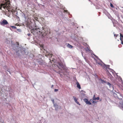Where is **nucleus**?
<instances>
[{
    "label": "nucleus",
    "mask_w": 123,
    "mask_h": 123,
    "mask_svg": "<svg viewBox=\"0 0 123 123\" xmlns=\"http://www.w3.org/2000/svg\"><path fill=\"white\" fill-rule=\"evenodd\" d=\"M17 30L18 32H22L21 30L20 29H17Z\"/></svg>",
    "instance_id": "21"
},
{
    "label": "nucleus",
    "mask_w": 123,
    "mask_h": 123,
    "mask_svg": "<svg viewBox=\"0 0 123 123\" xmlns=\"http://www.w3.org/2000/svg\"><path fill=\"white\" fill-rule=\"evenodd\" d=\"M93 103H97V102L96 101H93L92 102Z\"/></svg>",
    "instance_id": "29"
},
{
    "label": "nucleus",
    "mask_w": 123,
    "mask_h": 123,
    "mask_svg": "<svg viewBox=\"0 0 123 123\" xmlns=\"http://www.w3.org/2000/svg\"><path fill=\"white\" fill-rule=\"evenodd\" d=\"M15 31V32H17V31Z\"/></svg>",
    "instance_id": "40"
},
{
    "label": "nucleus",
    "mask_w": 123,
    "mask_h": 123,
    "mask_svg": "<svg viewBox=\"0 0 123 123\" xmlns=\"http://www.w3.org/2000/svg\"><path fill=\"white\" fill-rule=\"evenodd\" d=\"M84 59H85V60H86V58H85V57H84Z\"/></svg>",
    "instance_id": "36"
},
{
    "label": "nucleus",
    "mask_w": 123,
    "mask_h": 123,
    "mask_svg": "<svg viewBox=\"0 0 123 123\" xmlns=\"http://www.w3.org/2000/svg\"><path fill=\"white\" fill-rule=\"evenodd\" d=\"M121 43L123 45V41H121Z\"/></svg>",
    "instance_id": "32"
},
{
    "label": "nucleus",
    "mask_w": 123,
    "mask_h": 123,
    "mask_svg": "<svg viewBox=\"0 0 123 123\" xmlns=\"http://www.w3.org/2000/svg\"><path fill=\"white\" fill-rule=\"evenodd\" d=\"M89 0L90 1V0Z\"/></svg>",
    "instance_id": "46"
},
{
    "label": "nucleus",
    "mask_w": 123,
    "mask_h": 123,
    "mask_svg": "<svg viewBox=\"0 0 123 123\" xmlns=\"http://www.w3.org/2000/svg\"><path fill=\"white\" fill-rule=\"evenodd\" d=\"M17 18H19V17L18 16L17 17Z\"/></svg>",
    "instance_id": "37"
},
{
    "label": "nucleus",
    "mask_w": 123,
    "mask_h": 123,
    "mask_svg": "<svg viewBox=\"0 0 123 123\" xmlns=\"http://www.w3.org/2000/svg\"><path fill=\"white\" fill-rule=\"evenodd\" d=\"M83 100L87 105H91V103L90 101H88V99L86 98L84 99Z\"/></svg>",
    "instance_id": "8"
},
{
    "label": "nucleus",
    "mask_w": 123,
    "mask_h": 123,
    "mask_svg": "<svg viewBox=\"0 0 123 123\" xmlns=\"http://www.w3.org/2000/svg\"><path fill=\"white\" fill-rule=\"evenodd\" d=\"M110 6L112 8H113L114 7L113 5L111 3H110Z\"/></svg>",
    "instance_id": "25"
},
{
    "label": "nucleus",
    "mask_w": 123,
    "mask_h": 123,
    "mask_svg": "<svg viewBox=\"0 0 123 123\" xmlns=\"http://www.w3.org/2000/svg\"><path fill=\"white\" fill-rule=\"evenodd\" d=\"M66 12H67V13H68V11H66Z\"/></svg>",
    "instance_id": "39"
},
{
    "label": "nucleus",
    "mask_w": 123,
    "mask_h": 123,
    "mask_svg": "<svg viewBox=\"0 0 123 123\" xmlns=\"http://www.w3.org/2000/svg\"><path fill=\"white\" fill-rule=\"evenodd\" d=\"M99 97H98L96 98L95 97V95H94L93 97V99H94V100H99Z\"/></svg>",
    "instance_id": "18"
},
{
    "label": "nucleus",
    "mask_w": 123,
    "mask_h": 123,
    "mask_svg": "<svg viewBox=\"0 0 123 123\" xmlns=\"http://www.w3.org/2000/svg\"><path fill=\"white\" fill-rule=\"evenodd\" d=\"M113 33L114 34V36L115 37V36H116V37H117L118 35V34H115L114 32H113ZM115 39H116V37Z\"/></svg>",
    "instance_id": "24"
},
{
    "label": "nucleus",
    "mask_w": 123,
    "mask_h": 123,
    "mask_svg": "<svg viewBox=\"0 0 123 123\" xmlns=\"http://www.w3.org/2000/svg\"><path fill=\"white\" fill-rule=\"evenodd\" d=\"M6 27L7 28H10V29L11 31H12V30L11 29V28H12L13 29H16V27L14 26H11L9 27V26L8 25H6Z\"/></svg>",
    "instance_id": "9"
},
{
    "label": "nucleus",
    "mask_w": 123,
    "mask_h": 123,
    "mask_svg": "<svg viewBox=\"0 0 123 123\" xmlns=\"http://www.w3.org/2000/svg\"><path fill=\"white\" fill-rule=\"evenodd\" d=\"M73 97L75 102L76 103L80 105V104L77 101L78 99L77 98H76L74 96H73Z\"/></svg>",
    "instance_id": "12"
},
{
    "label": "nucleus",
    "mask_w": 123,
    "mask_h": 123,
    "mask_svg": "<svg viewBox=\"0 0 123 123\" xmlns=\"http://www.w3.org/2000/svg\"><path fill=\"white\" fill-rule=\"evenodd\" d=\"M104 67H105L106 68H108L111 70V72L112 73L114 74V73H115V72L112 69L109 68L110 65H107L104 63Z\"/></svg>",
    "instance_id": "6"
},
{
    "label": "nucleus",
    "mask_w": 123,
    "mask_h": 123,
    "mask_svg": "<svg viewBox=\"0 0 123 123\" xmlns=\"http://www.w3.org/2000/svg\"><path fill=\"white\" fill-rule=\"evenodd\" d=\"M106 83L109 86V85L111 86V84L109 82H107Z\"/></svg>",
    "instance_id": "26"
},
{
    "label": "nucleus",
    "mask_w": 123,
    "mask_h": 123,
    "mask_svg": "<svg viewBox=\"0 0 123 123\" xmlns=\"http://www.w3.org/2000/svg\"><path fill=\"white\" fill-rule=\"evenodd\" d=\"M82 27L83 28V26H82Z\"/></svg>",
    "instance_id": "41"
},
{
    "label": "nucleus",
    "mask_w": 123,
    "mask_h": 123,
    "mask_svg": "<svg viewBox=\"0 0 123 123\" xmlns=\"http://www.w3.org/2000/svg\"><path fill=\"white\" fill-rule=\"evenodd\" d=\"M51 100L52 101V102H53V104H55V103H54V99H52Z\"/></svg>",
    "instance_id": "27"
},
{
    "label": "nucleus",
    "mask_w": 123,
    "mask_h": 123,
    "mask_svg": "<svg viewBox=\"0 0 123 123\" xmlns=\"http://www.w3.org/2000/svg\"><path fill=\"white\" fill-rule=\"evenodd\" d=\"M106 15H107V16L109 18L111 16V15L110 14L107 12V13L106 14Z\"/></svg>",
    "instance_id": "20"
},
{
    "label": "nucleus",
    "mask_w": 123,
    "mask_h": 123,
    "mask_svg": "<svg viewBox=\"0 0 123 123\" xmlns=\"http://www.w3.org/2000/svg\"><path fill=\"white\" fill-rule=\"evenodd\" d=\"M82 55L83 56V53H82Z\"/></svg>",
    "instance_id": "38"
},
{
    "label": "nucleus",
    "mask_w": 123,
    "mask_h": 123,
    "mask_svg": "<svg viewBox=\"0 0 123 123\" xmlns=\"http://www.w3.org/2000/svg\"><path fill=\"white\" fill-rule=\"evenodd\" d=\"M7 71L8 72H9V73H10V74H11V73H10V72L9 71V69H8V70H7Z\"/></svg>",
    "instance_id": "33"
},
{
    "label": "nucleus",
    "mask_w": 123,
    "mask_h": 123,
    "mask_svg": "<svg viewBox=\"0 0 123 123\" xmlns=\"http://www.w3.org/2000/svg\"><path fill=\"white\" fill-rule=\"evenodd\" d=\"M80 97L81 99H83V98L85 97V94H80Z\"/></svg>",
    "instance_id": "11"
},
{
    "label": "nucleus",
    "mask_w": 123,
    "mask_h": 123,
    "mask_svg": "<svg viewBox=\"0 0 123 123\" xmlns=\"http://www.w3.org/2000/svg\"><path fill=\"white\" fill-rule=\"evenodd\" d=\"M81 39L82 40V38H81Z\"/></svg>",
    "instance_id": "42"
},
{
    "label": "nucleus",
    "mask_w": 123,
    "mask_h": 123,
    "mask_svg": "<svg viewBox=\"0 0 123 123\" xmlns=\"http://www.w3.org/2000/svg\"><path fill=\"white\" fill-rule=\"evenodd\" d=\"M31 34L30 33H28L27 34V35L28 36H29L31 35Z\"/></svg>",
    "instance_id": "30"
},
{
    "label": "nucleus",
    "mask_w": 123,
    "mask_h": 123,
    "mask_svg": "<svg viewBox=\"0 0 123 123\" xmlns=\"http://www.w3.org/2000/svg\"><path fill=\"white\" fill-rule=\"evenodd\" d=\"M54 106L55 108V109L57 110L59 108H60L61 106H58L56 104H54Z\"/></svg>",
    "instance_id": "10"
},
{
    "label": "nucleus",
    "mask_w": 123,
    "mask_h": 123,
    "mask_svg": "<svg viewBox=\"0 0 123 123\" xmlns=\"http://www.w3.org/2000/svg\"><path fill=\"white\" fill-rule=\"evenodd\" d=\"M85 92H86L85 91L82 90L81 91L80 94H85Z\"/></svg>",
    "instance_id": "19"
},
{
    "label": "nucleus",
    "mask_w": 123,
    "mask_h": 123,
    "mask_svg": "<svg viewBox=\"0 0 123 123\" xmlns=\"http://www.w3.org/2000/svg\"><path fill=\"white\" fill-rule=\"evenodd\" d=\"M114 21H112V23L113 25L114 26V27H115L116 26V24L117 23H118V22L116 20H114Z\"/></svg>",
    "instance_id": "13"
},
{
    "label": "nucleus",
    "mask_w": 123,
    "mask_h": 123,
    "mask_svg": "<svg viewBox=\"0 0 123 123\" xmlns=\"http://www.w3.org/2000/svg\"><path fill=\"white\" fill-rule=\"evenodd\" d=\"M93 55L98 60H99V61H96V62L99 65H100L101 66H103L102 63L104 64V63L99 58H98V57L97 56L94 54H93Z\"/></svg>",
    "instance_id": "5"
},
{
    "label": "nucleus",
    "mask_w": 123,
    "mask_h": 123,
    "mask_svg": "<svg viewBox=\"0 0 123 123\" xmlns=\"http://www.w3.org/2000/svg\"><path fill=\"white\" fill-rule=\"evenodd\" d=\"M2 3L0 4V9L4 11L3 9L5 8L7 9L10 7L9 0H0Z\"/></svg>",
    "instance_id": "4"
},
{
    "label": "nucleus",
    "mask_w": 123,
    "mask_h": 123,
    "mask_svg": "<svg viewBox=\"0 0 123 123\" xmlns=\"http://www.w3.org/2000/svg\"><path fill=\"white\" fill-rule=\"evenodd\" d=\"M99 14H100V12H99Z\"/></svg>",
    "instance_id": "45"
},
{
    "label": "nucleus",
    "mask_w": 123,
    "mask_h": 123,
    "mask_svg": "<svg viewBox=\"0 0 123 123\" xmlns=\"http://www.w3.org/2000/svg\"><path fill=\"white\" fill-rule=\"evenodd\" d=\"M24 16L25 18H26V17H25V14H24Z\"/></svg>",
    "instance_id": "35"
},
{
    "label": "nucleus",
    "mask_w": 123,
    "mask_h": 123,
    "mask_svg": "<svg viewBox=\"0 0 123 123\" xmlns=\"http://www.w3.org/2000/svg\"><path fill=\"white\" fill-rule=\"evenodd\" d=\"M76 84L77 85V87L79 89H81V87L80 86V85L79 83V82H77Z\"/></svg>",
    "instance_id": "16"
},
{
    "label": "nucleus",
    "mask_w": 123,
    "mask_h": 123,
    "mask_svg": "<svg viewBox=\"0 0 123 123\" xmlns=\"http://www.w3.org/2000/svg\"><path fill=\"white\" fill-rule=\"evenodd\" d=\"M26 24L27 26L31 29V33L35 36L38 35L43 36L47 34V29L43 27L39 28L34 21L33 22H27Z\"/></svg>",
    "instance_id": "1"
},
{
    "label": "nucleus",
    "mask_w": 123,
    "mask_h": 123,
    "mask_svg": "<svg viewBox=\"0 0 123 123\" xmlns=\"http://www.w3.org/2000/svg\"><path fill=\"white\" fill-rule=\"evenodd\" d=\"M0 24L3 26L5 25H7L8 24V25L9 24L6 20L5 19H3L2 21L0 22Z\"/></svg>",
    "instance_id": "7"
},
{
    "label": "nucleus",
    "mask_w": 123,
    "mask_h": 123,
    "mask_svg": "<svg viewBox=\"0 0 123 123\" xmlns=\"http://www.w3.org/2000/svg\"><path fill=\"white\" fill-rule=\"evenodd\" d=\"M53 86H53V85H51V88H53Z\"/></svg>",
    "instance_id": "34"
},
{
    "label": "nucleus",
    "mask_w": 123,
    "mask_h": 123,
    "mask_svg": "<svg viewBox=\"0 0 123 123\" xmlns=\"http://www.w3.org/2000/svg\"><path fill=\"white\" fill-rule=\"evenodd\" d=\"M120 40L121 41L123 40V35L121 33L120 34Z\"/></svg>",
    "instance_id": "17"
},
{
    "label": "nucleus",
    "mask_w": 123,
    "mask_h": 123,
    "mask_svg": "<svg viewBox=\"0 0 123 123\" xmlns=\"http://www.w3.org/2000/svg\"><path fill=\"white\" fill-rule=\"evenodd\" d=\"M85 50L86 51H90L88 48L87 47L86 48Z\"/></svg>",
    "instance_id": "23"
},
{
    "label": "nucleus",
    "mask_w": 123,
    "mask_h": 123,
    "mask_svg": "<svg viewBox=\"0 0 123 123\" xmlns=\"http://www.w3.org/2000/svg\"><path fill=\"white\" fill-rule=\"evenodd\" d=\"M120 80H121V81H122V78L121 77H120Z\"/></svg>",
    "instance_id": "31"
},
{
    "label": "nucleus",
    "mask_w": 123,
    "mask_h": 123,
    "mask_svg": "<svg viewBox=\"0 0 123 123\" xmlns=\"http://www.w3.org/2000/svg\"><path fill=\"white\" fill-rule=\"evenodd\" d=\"M116 75H117V76H118V75H117V74H116Z\"/></svg>",
    "instance_id": "43"
},
{
    "label": "nucleus",
    "mask_w": 123,
    "mask_h": 123,
    "mask_svg": "<svg viewBox=\"0 0 123 123\" xmlns=\"http://www.w3.org/2000/svg\"><path fill=\"white\" fill-rule=\"evenodd\" d=\"M58 89H55L54 90V91L55 92H56L58 91Z\"/></svg>",
    "instance_id": "28"
},
{
    "label": "nucleus",
    "mask_w": 123,
    "mask_h": 123,
    "mask_svg": "<svg viewBox=\"0 0 123 123\" xmlns=\"http://www.w3.org/2000/svg\"><path fill=\"white\" fill-rule=\"evenodd\" d=\"M17 14V13H16V14Z\"/></svg>",
    "instance_id": "44"
},
{
    "label": "nucleus",
    "mask_w": 123,
    "mask_h": 123,
    "mask_svg": "<svg viewBox=\"0 0 123 123\" xmlns=\"http://www.w3.org/2000/svg\"><path fill=\"white\" fill-rule=\"evenodd\" d=\"M109 86L110 88H111L112 89H113V87L112 85L111 84V86L109 85Z\"/></svg>",
    "instance_id": "22"
},
{
    "label": "nucleus",
    "mask_w": 123,
    "mask_h": 123,
    "mask_svg": "<svg viewBox=\"0 0 123 123\" xmlns=\"http://www.w3.org/2000/svg\"><path fill=\"white\" fill-rule=\"evenodd\" d=\"M53 67L54 70L56 72L59 74L61 77L63 76L62 74H61L62 73L64 75H66V69L63 64L62 62H54L53 65Z\"/></svg>",
    "instance_id": "2"
},
{
    "label": "nucleus",
    "mask_w": 123,
    "mask_h": 123,
    "mask_svg": "<svg viewBox=\"0 0 123 123\" xmlns=\"http://www.w3.org/2000/svg\"><path fill=\"white\" fill-rule=\"evenodd\" d=\"M11 43L12 44V46L13 47V49L15 50H16V54L18 56L22 55H27L25 52V49L21 46L19 47V43L17 42L14 43L12 41Z\"/></svg>",
    "instance_id": "3"
},
{
    "label": "nucleus",
    "mask_w": 123,
    "mask_h": 123,
    "mask_svg": "<svg viewBox=\"0 0 123 123\" xmlns=\"http://www.w3.org/2000/svg\"><path fill=\"white\" fill-rule=\"evenodd\" d=\"M114 13L116 15L118 19L119 18V15L118 12L116 11H114Z\"/></svg>",
    "instance_id": "14"
},
{
    "label": "nucleus",
    "mask_w": 123,
    "mask_h": 123,
    "mask_svg": "<svg viewBox=\"0 0 123 123\" xmlns=\"http://www.w3.org/2000/svg\"><path fill=\"white\" fill-rule=\"evenodd\" d=\"M67 46L68 48L70 49L72 48L73 47L72 46L70 45L69 43L67 44Z\"/></svg>",
    "instance_id": "15"
}]
</instances>
